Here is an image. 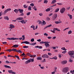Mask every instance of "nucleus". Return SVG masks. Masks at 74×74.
Instances as JSON below:
<instances>
[{
    "label": "nucleus",
    "instance_id": "20e7f679",
    "mask_svg": "<svg viewBox=\"0 0 74 74\" xmlns=\"http://www.w3.org/2000/svg\"><path fill=\"white\" fill-rule=\"evenodd\" d=\"M42 57L44 58H49V56L47 54H44L42 56Z\"/></svg>",
    "mask_w": 74,
    "mask_h": 74
},
{
    "label": "nucleus",
    "instance_id": "69168bd1",
    "mask_svg": "<svg viewBox=\"0 0 74 74\" xmlns=\"http://www.w3.org/2000/svg\"><path fill=\"white\" fill-rule=\"evenodd\" d=\"M40 68L41 69H44V67L40 66Z\"/></svg>",
    "mask_w": 74,
    "mask_h": 74
},
{
    "label": "nucleus",
    "instance_id": "338daca9",
    "mask_svg": "<svg viewBox=\"0 0 74 74\" xmlns=\"http://www.w3.org/2000/svg\"><path fill=\"white\" fill-rule=\"evenodd\" d=\"M47 38H48V39H51V38H52V37H48Z\"/></svg>",
    "mask_w": 74,
    "mask_h": 74
},
{
    "label": "nucleus",
    "instance_id": "13d9d810",
    "mask_svg": "<svg viewBox=\"0 0 74 74\" xmlns=\"http://www.w3.org/2000/svg\"><path fill=\"white\" fill-rule=\"evenodd\" d=\"M7 42H3L2 44H7Z\"/></svg>",
    "mask_w": 74,
    "mask_h": 74
},
{
    "label": "nucleus",
    "instance_id": "aec40b11",
    "mask_svg": "<svg viewBox=\"0 0 74 74\" xmlns=\"http://www.w3.org/2000/svg\"><path fill=\"white\" fill-rule=\"evenodd\" d=\"M16 52H19V53H22V52L20 49L17 50Z\"/></svg>",
    "mask_w": 74,
    "mask_h": 74
},
{
    "label": "nucleus",
    "instance_id": "864d4df0",
    "mask_svg": "<svg viewBox=\"0 0 74 74\" xmlns=\"http://www.w3.org/2000/svg\"><path fill=\"white\" fill-rule=\"evenodd\" d=\"M8 57H11V58H12V57H13V56H11L10 55H8Z\"/></svg>",
    "mask_w": 74,
    "mask_h": 74
},
{
    "label": "nucleus",
    "instance_id": "e433bc0d",
    "mask_svg": "<svg viewBox=\"0 0 74 74\" xmlns=\"http://www.w3.org/2000/svg\"><path fill=\"white\" fill-rule=\"evenodd\" d=\"M72 33V32H71V31H70L68 32V34H71Z\"/></svg>",
    "mask_w": 74,
    "mask_h": 74
},
{
    "label": "nucleus",
    "instance_id": "c03bdc74",
    "mask_svg": "<svg viewBox=\"0 0 74 74\" xmlns=\"http://www.w3.org/2000/svg\"><path fill=\"white\" fill-rule=\"evenodd\" d=\"M46 19H47V21H48L50 20V18H49V17H47Z\"/></svg>",
    "mask_w": 74,
    "mask_h": 74
},
{
    "label": "nucleus",
    "instance_id": "ddd939ff",
    "mask_svg": "<svg viewBox=\"0 0 74 74\" xmlns=\"http://www.w3.org/2000/svg\"><path fill=\"white\" fill-rule=\"evenodd\" d=\"M10 29H12V28H14V27H15V26H14V25L12 24H11L10 25Z\"/></svg>",
    "mask_w": 74,
    "mask_h": 74
},
{
    "label": "nucleus",
    "instance_id": "412c9836",
    "mask_svg": "<svg viewBox=\"0 0 74 74\" xmlns=\"http://www.w3.org/2000/svg\"><path fill=\"white\" fill-rule=\"evenodd\" d=\"M52 59H55V60H57V59H58V58L56 56H55L52 58Z\"/></svg>",
    "mask_w": 74,
    "mask_h": 74
},
{
    "label": "nucleus",
    "instance_id": "4c0bfd02",
    "mask_svg": "<svg viewBox=\"0 0 74 74\" xmlns=\"http://www.w3.org/2000/svg\"><path fill=\"white\" fill-rule=\"evenodd\" d=\"M69 62H71V63H72V62H73V61L71 60V59H69Z\"/></svg>",
    "mask_w": 74,
    "mask_h": 74
},
{
    "label": "nucleus",
    "instance_id": "58836bf2",
    "mask_svg": "<svg viewBox=\"0 0 74 74\" xmlns=\"http://www.w3.org/2000/svg\"><path fill=\"white\" fill-rule=\"evenodd\" d=\"M55 23H56V24H58L59 23H60V22L59 21H55Z\"/></svg>",
    "mask_w": 74,
    "mask_h": 74
},
{
    "label": "nucleus",
    "instance_id": "f257e3e1",
    "mask_svg": "<svg viewBox=\"0 0 74 74\" xmlns=\"http://www.w3.org/2000/svg\"><path fill=\"white\" fill-rule=\"evenodd\" d=\"M74 51H70L69 52H68V54L71 58H72L73 57V55H74Z\"/></svg>",
    "mask_w": 74,
    "mask_h": 74
},
{
    "label": "nucleus",
    "instance_id": "9b49d317",
    "mask_svg": "<svg viewBox=\"0 0 74 74\" xmlns=\"http://www.w3.org/2000/svg\"><path fill=\"white\" fill-rule=\"evenodd\" d=\"M7 40H14V38H7Z\"/></svg>",
    "mask_w": 74,
    "mask_h": 74
},
{
    "label": "nucleus",
    "instance_id": "f03ea898",
    "mask_svg": "<svg viewBox=\"0 0 74 74\" xmlns=\"http://www.w3.org/2000/svg\"><path fill=\"white\" fill-rule=\"evenodd\" d=\"M69 67H65L63 69V70H62V72H63V73H67L69 71Z\"/></svg>",
    "mask_w": 74,
    "mask_h": 74
},
{
    "label": "nucleus",
    "instance_id": "0eeeda50",
    "mask_svg": "<svg viewBox=\"0 0 74 74\" xmlns=\"http://www.w3.org/2000/svg\"><path fill=\"white\" fill-rule=\"evenodd\" d=\"M8 73H12V74H16V73L14 71H12L11 70H8Z\"/></svg>",
    "mask_w": 74,
    "mask_h": 74
},
{
    "label": "nucleus",
    "instance_id": "6e6d98bb",
    "mask_svg": "<svg viewBox=\"0 0 74 74\" xmlns=\"http://www.w3.org/2000/svg\"><path fill=\"white\" fill-rule=\"evenodd\" d=\"M66 52H67V51H63V52H62V53H64V54H65V53H66Z\"/></svg>",
    "mask_w": 74,
    "mask_h": 74
},
{
    "label": "nucleus",
    "instance_id": "603ef678",
    "mask_svg": "<svg viewBox=\"0 0 74 74\" xmlns=\"http://www.w3.org/2000/svg\"><path fill=\"white\" fill-rule=\"evenodd\" d=\"M57 29H58V28H54L53 29V30L54 31H55V30H57Z\"/></svg>",
    "mask_w": 74,
    "mask_h": 74
},
{
    "label": "nucleus",
    "instance_id": "bb28decb",
    "mask_svg": "<svg viewBox=\"0 0 74 74\" xmlns=\"http://www.w3.org/2000/svg\"><path fill=\"white\" fill-rule=\"evenodd\" d=\"M68 15L69 16L70 19H72V16L71 15H70V14H68Z\"/></svg>",
    "mask_w": 74,
    "mask_h": 74
},
{
    "label": "nucleus",
    "instance_id": "5701e85b",
    "mask_svg": "<svg viewBox=\"0 0 74 74\" xmlns=\"http://www.w3.org/2000/svg\"><path fill=\"white\" fill-rule=\"evenodd\" d=\"M46 12H48V11H50V9L49 8H47L45 10Z\"/></svg>",
    "mask_w": 74,
    "mask_h": 74
},
{
    "label": "nucleus",
    "instance_id": "c756f323",
    "mask_svg": "<svg viewBox=\"0 0 74 74\" xmlns=\"http://www.w3.org/2000/svg\"><path fill=\"white\" fill-rule=\"evenodd\" d=\"M23 7L24 8H27V7H28V6H27L26 5H24Z\"/></svg>",
    "mask_w": 74,
    "mask_h": 74
},
{
    "label": "nucleus",
    "instance_id": "1a4fd4ad",
    "mask_svg": "<svg viewBox=\"0 0 74 74\" xmlns=\"http://www.w3.org/2000/svg\"><path fill=\"white\" fill-rule=\"evenodd\" d=\"M11 8L5 10L4 11V13H7L8 11H11Z\"/></svg>",
    "mask_w": 74,
    "mask_h": 74
},
{
    "label": "nucleus",
    "instance_id": "0e129e2a",
    "mask_svg": "<svg viewBox=\"0 0 74 74\" xmlns=\"http://www.w3.org/2000/svg\"><path fill=\"white\" fill-rule=\"evenodd\" d=\"M46 61H45V59L44 58L43 59V60L42 61V62H45Z\"/></svg>",
    "mask_w": 74,
    "mask_h": 74
},
{
    "label": "nucleus",
    "instance_id": "6e6552de",
    "mask_svg": "<svg viewBox=\"0 0 74 74\" xmlns=\"http://www.w3.org/2000/svg\"><path fill=\"white\" fill-rule=\"evenodd\" d=\"M23 17L17 18L16 19L17 21H21V20H23Z\"/></svg>",
    "mask_w": 74,
    "mask_h": 74
},
{
    "label": "nucleus",
    "instance_id": "a211bd4d",
    "mask_svg": "<svg viewBox=\"0 0 74 74\" xmlns=\"http://www.w3.org/2000/svg\"><path fill=\"white\" fill-rule=\"evenodd\" d=\"M19 11L20 13H23V9H18V11Z\"/></svg>",
    "mask_w": 74,
    "mask_h": 74
},
{
    "label": "nucleus",
    "instance_id": "3c124183",
    "mask_svg": "<svg viewBox=\"0 0 74 74\" xmlns=\"http://www.w3.org/2000/svg\"><path fill=\"white\" fill-rule=\"evenodd\" d=\"M38 48H39V49H42V46H39V47H38Z\"/></svg>",
    "mask_w": 74,
    "mask_h": 74
},
{
    "label": "nucleus",
    "instance_id": "f3484780",
    "mask_svg": "<svg viewBox=\"0 0 74 74\" xmlns=\"http://www.w3.org/2000/svg\"><path fill=\"white\" fill-rule=\"evenodd\" d=\"M14 11L16 12V14H17V13L18 12V11H19V9H15Z\"/></svg>",
    "mask_w": 74,
    "mask_h": 74
},
{
    "label": "nucleus",
    "instance_id": "72a5a7b5",
    "mask_svg": "<svg viewBox=\"0 0 74 74\" xmlns=\"http://www.w3.org/2000/svg\"><path fill=\"white\" fill-rule=\"evenodd\" d=\"M15 56L16 58H17V59H18V60H20V59L19 58V56Z\"/></svg>",
    "mask_w": 74,
    "mask_h": 74
},
{
    "label": "nucleus",
    "instance_id": "b1692460",
    "mask_svg": "<svg viewBox=\"0 0 74 74\" xmlns=\"http://www.w3.org/2000/svg\"><path fill=\"white\" fill-rule=\"evenodd\" d=\"M48 1H47V0H44V3H45V4H47L48 3Z\"/></svg>",
    "mask_w": 74,
    "mask_h": 74
},
{
    "label": "nucleus",
    "instance_id": "a878e982",
    "mask_svg": "<svg viewBox=\"0 0 74 74\" xmlns=\"http://www.w3.org/2000/svg\"><path fill=\"white\" fill-rule=\"evenodd\" d=\"M56 2V0H54L52 1V3L53 4H54V3H55Z\"/></svg>",
    "mask_w": 74,
    "mask_h": 74
},
{
    "label": "nucleus",
    "instance_id": "37998d69",
    "mask_svg": "<svg viewBox=\"0 0 74 74\" xmlns=\"http://www.w3.org/2000/svg\"><path fill=\"white\" fill-rule=\"evenodd\" d=\"M34 41V38H32L31 40V41L32 42H33V41Z\"/></svg>",
    "mask_w": 74,
    "mask_h": 74
},
{
    "label": "nucleus",
    "instance_id": "49530a36",
    "mask_svg": "<svg viewBox=\"0 0 74 74\" xmlns=\"http://www.w3.org/2000/svg\"><path fill=\"white\" fill-rule=\"evenodd\" d=\"M30 5L33 7V6H34V4L33 3H32L30 4Z\"/></svg>",
    "mask_w": 74,
    "mask_h": 74
},
{
    "label": "nucleus",
    "instance_id": "ea45409f",
    "mask_svg": "<svg viewBox=\"0 0 74 74\" xmlns=\"http://www.w3.org/2000/svg\"><path fill=\"white\" fill-rule=\"evenodd\" d=\"M33 9L35 11H37V8H36V7L34 6V8H33Z\"/></svg>",
    "mask_w": 74,
    "mask_h": 74
},
{
    "label": "nucleus",
    "instance_id": "052dcab7",
    "mask_svg": "<svg viewBox=\"0 0 74 74\" xmlns=\"http://www.w3.org/2000/svg\"><path fill=\"white\" fill-rule=\"evenodd\" d=\"M57 4L58 5H62V3H58Z\"/></svg>",
    "mask_w": 74,
    "mask_h": 74
},
{
    "label": "nucleus",
    "instance_id": "4d7b16f0",
    "mask_svg": "<svg viewBox=\"0 0 74 74\" xmlns=\"http://www.w3.org/2000/svg\"><path fill=\"white\" fill-rule=\"evenodd\" d=\"M39 47V46H35V48H38Z\"/></svg>",
    "mask_w": 74,
    "mask_h": 74
},
{
    "label": "nucleus",
    "instance_id": "473e14b6",
    "mask_svg": "<svg viewBox=\"0 0 74 74\" xmlns=\"http://www.w3.org/2000/svg\"><path fill=\"white\" fill-rule=\"evenodd\" d=\"M28 10L29 11H31V10H32V9H31V6H29L28 7Z\"/></svg>",
    "mask_w": 74,
    "mask_h": 74
},
{
    "label": "nucleus",
    "instance_id": "c9c22d12",
    "mask_svg": "<svg viewBox=\"0 0 74 74\" xmlns=\"http://www.w3.org/2000/svg\"><path fill=\"white\" fill-rule=\"evenodd\" d=\"M24 48H29V46H24L23 47Z\"/></svg>",
    "mask_w": 74,
    "mask_h": 74
},
{
    "label": "nucleus",
    "instance_id": "a19ab883",
    "mask_svg": "<svg viewBox=\"0 0 74 74\" xmlns=\"http://www.w3.org/2000/svg\"><path fill=\"white\" fill-rule=\"evenodd\" d=\"M61 49H62V50H65V51H66V49L64 47L62 48Z\"/></svg>",
    "mask_w": 74,
    "mask_h": 74
},
{
    "label": "nucleus",
    "instance_id": "4468645a",
    "mask_svg": "<svg viewBox=\"0 0 74 74\" xmlns=\"http://www.w3.org/2000/svg\"><path fill=\"white\" fill-rule=\"evenodd\" d=\"M18 47H19V45H15L13 46L12 47H13V48H17Z\"/></svg>",
    "mask_w": 74,
    "mask_h": 74
},
{
    "label": "nucleus",
    "instance_id": "2f4dec72",
    "mask_svg": "<svg viewBox=\"0 0 74 74\" xmlns=\"http://www.w3.org/2000/svg\"><path fill=\"white\" fill-rule=\"evenodd\" d=\"M37 60H42V58L41 57H38L37 58Z\"/></svg>",
    "mask_w": 74,
    "mask_h": 74
},
{
    "label": "nucleus",
    "instance_id": "de8ad7c7",
    "mask_svg": "<svg viewBox=\"0 0 74 74\" xmlns=\"http://www.w3.org/2000/svg\"><path fill=\"white\" fill-rule=\"evenodd\" d=\"M13 51H14V52H16V51H17V50H16V49H13Z\"/></svg>",
    "mask_w": 74,
    "mask_h": 74
},
{
    "label": "nucleus",
    "instance_id": "e2e57ef3",
    "mask_svg": "<svg viewBox=\"0 0 74 74\" xmlns=\"http://www.w3.org/2000/svg\"><path fill=\"white\" fill-rule=\"evenodd\" d=\"M36 42L32 43V45H36Z\"/></svg>",
    "mask_w": 74,
    "mask_h": 74
},
{
    "label": "nucleus",
    "instance_id": "7c9ffc66",
    "mask_svg": "<svg viewBox=\"0 0 74 74\" xmlns=\"http://www.w3.org/2000/svg\"><path fill=\"white\" fill-rule=\"evenodd\" d=\"M31 28H33V30H35V29H34V28H35V27L34 25H32L31 27Z\"/></svg>",
    "mask_w": 74,
    "mask_h": 74
},
{
    "label": "nucleus",
    "instance_id": "bf43d9fd",
    "mask_svg": "<svg viewBox=\"0 0 74 74\" xmlns=\"http://www.w3.org/2000/svg\"><path fill=\"white\" fill-rule=\"evenodd\" d=\"M37 41H38V42H40V41H41V40L40 39H39L38 40H37Z\"/></svg>",
    "mask_w": 74,
    "mask_h": 74
},
{
    "label": "nucleus",
    "instance_id": "7ed1b4c3",
    "mask_svg": "<svg viewBox=\"0 0 74 74\" xmlns=\"http://www.w3.org/2000/svg\"><path fill=\"white\" fill-rule=\"evenodd\" d=\"M66 10V9L65 8H62V9L60 10V12L61 13V14H63L65 10Z\"/></svg>",
    "mask_w": 74,
    "mask_h": 74
},
{
    "label": "nucleus",
    "instance_id": "dca6fc26",
    "mask_svg": "<svg viewBox=\"0 0 74 74\" xmlns=\"http://www.w3.org/2000/svg\"><path fill=\"white\" fill-rule=\"evenodd\" d=\"M4 67H5L6 68H9V69H11V68L10 66L5 65H4Z\"/></svg>",
    "mask_w": 74,
    "mask_h": 74
},
{
    "label": "nucleus",
    "instance_id": "79ce46f5",
    "mask_svg": "<svg viewBox=\"0 0 74 74\" xmlns=\"http://www.w3.org/2000/svg\"><path fill=\"white\" fill-rule=\"evenodd\" d=\"M59 9L58 8L56 9V12H58V11H59Z\"/></svg>",
    "mask_w": 74,
    "mask_h": 74
},
{
    "label": "nucleus",
    "instance_id": "c85d7f7f",
    "mask_svg": "<svg viewBox=\"0 0 74 74\" xmlns=\"http://www.w3.org/2000/svg\"><path fill=\"white\" fill-rule=\"evenodd\" d=\"M45 42H44L43 41H40V44H45Z\"/></svg>",
    "mask_w": 74,
    "mask_h": 74
},
{
    "label": "nucleus",
    "instance_id": "423d86ee",
    "mask_svg": "<svg viewBox=\"0 0 74 74\" xmlns=\"http://www.w3.org/2000/svg\"><path fill=\"white\" fill-rule=\"evenodd\" d=\"M67 63V61L66 60L62 61L61 62V63L62 64H66Z\"/></svg>",
    "mask_w": 74,
    "mask_h": 74
},
{
    "label": "nucleus",
    "instance_id": "4be33fe9",
    "mask_svg": "<svg viewBox=\"0 0 74 74\" xmlns=\"http://www.w3.org/2000/svg\"><path fill=\"white\" fill-rule=\"evenodd\" d=\"M5 63H7V64H8V63H11L12 62H9V61H6V62H5Z\"/></svg>",
    "mask_w": 74,
    "mask_h": 74
},
{
    "label": "nucleus",
    "instance_id": "39448f33",
    "mask_svg": "<svg viewBox=\"0 0 74 74\" xmlns=\"http://www.w3.org/2000/svg\"><path fill=\"white\" fill-rule=\"evenodd\" d=\"M57 16H58V14H54V16L53 18V20H55V19H56V18H57Z\"/></svg>",
    "mask_w": 74,
    "mask_h": 74
},
{
    "label": "nucleus",
    "instance_id": "774afa93",
    "mask_svg": "<svg viewBox=\"0 0 74 74\" xmlns=\"http://www.w3.org/2000/svg\"><path fill=\"white\" fill-rule=\"evenodd\" d=\"M36 56V55H32V57L33 58H35Z\"/></svg>",
    "mask_w": 74,
    "mask_h": 74
},
{
    "label": "nucleus",
    "instance_id": "6ab92c4d",
    "mask_svg": "<svg viewBox=\"0 0 74 74\" xmlns=\"http://www.w3.org/2000/svg\"><path fill=\"white\" fill-rule=\"evenodd\" d=\"M51 26H52V25L50 24L49 25L45 27V29H47V28H48V27H51Z\"/></svg>",
    "mask_w": 74,
    "mask_h": 74
},
{
    "label": "nucleus",
    "instance_id": "9d476101",
    "mask_svg": "<svg viewBox=\"0 0 74 74\" xmlns=\"http://www.w3.org/2000/svg\"><path fill=\"white\" fill-rule=\"evenodd\" d=\"M45 45L46 46V48H48V47H49V44L45 42Z\"/></svg>",
    "mask_w": 74,
    "mask_h": 74
},
{
    "label": "nucleus",
    "instance_id": "680f3d73",
    "mask_svg": "<svg viewBox=\"0 0 74 74\" xmlns=\"http://www.w3.org/2000/svg\"><path fill=\"white\" fill-rule=\"evenodd\" d=\"M27 56H30V54L29 53H27Z\"/></svg>",
    "mask_w": 74,
    "mask_h": 74
},
{
    "label": "nucleus",
    "instance_id": "a18cd8bd",
    "mask_svg": "<svg viewBox=\"0 0 74 74\" xmlns=\"http://www.w3.org/2000/svg\"><path fill=\"white\" fill-rule=\"evenodd\" d=\"M39 25H41V24H42V22L41 21H39Z\"/></svg>",
    "mask_w": 74,
    "mask_h": 74
},
{
    "label": "nucleus",
    "instance_id": "2eb2a0df",
    "mask_svg": "<svg viewBox=\"0 0 74 74\" xmlns=\"http://www.w3.org/2000/svg\"><path fill=\"white\" fill-rule=\"evenodd\" d=\"M31 61L30 60H28L25 62V64H28V63H30Z\"/></svg>",
    "mask_w": 74,
    "mask_h": 74
},
{
    "label": "nucleus",
    "instance_id": "f704fd0d",
    "mask_svg": "<svg viewBox=\"0 0 74 74\" xmlns=\"http://www.w3.org/2000/svg\"><path fill=\"white\" fill-rule=\"evenodd\" d=\"M30 60L31 62H34V59H30L29 60Z\"/></svg>",
    "mask_w": 74,
    "mask_h": 74
},
{
    "label": "nucleus",
    "instance_id": "393cba45",
    "mask_svg": "<svg viewBox=\"0 0 74 74\" xmlns=\"http://www.w3.org/2000/svg\"><path fill=\"white\" fill-rule=\"evenodd\" d=\"M25 44H30V42H27V41H25Z\"/></svg>",
    "mask_w": 74,
    "mask_h": 74
},
{
    "label": "nucleus",
    "instance_id": "09e8293b",
    "mask_svg": "<svg viewBox=\"0 0 74 74\" xmlns=\"http://www.w3.org/2000/svg\"><path fill=\"white\" fill-rule=\"evenodd\" d=\"M30 14V12H28L27 14V15H29Z\"/></svg>",
    "mask_w": 74,
    "mask_h": 74
},
{
    "label": "nucleus",
    "instance_id": "8fccbe9b",
    "mask_svg": "<svg viewBox=\"0 0 74 74\" xmlns=\"http://www.w3.org/2000/svg\"><path fill=\"white\" fill-rule=\"evenodd\" d=\"M48 54L49 55V56H51V55H52V54H51V53H48Z\"/></svg>",
    "mask_w": 74,
    "mask_h": 74
},
{
    "label": "nucleus",
    "instance_id": "f8f14e48",
    "mask_svg": "<svg viewBox=\"0 0 74 74\" xmlns=\"http://www.w3.org/2000/svg\"><path fill=\"white\" fill-rule=\"evenodd\" d=\"M18 22H21L22 23H24V24L26 23V22L25 21V20H23L21 21H18Z\"/></svg>",
    "mask_w": 74,
    "mask_h": 74
},
{
    "label": "nucleus",
    "instance_id": "cd10ccee",
    "mask_svg": "<svg viewBox=\"0 0 74 74\" xmlns=\"http://www.w3.org/2000/svg\"><path fill=\"white\" fill-rule=\"evenodd\" d=\"M4 19H7V20H9V18H8V16H7L5 17H4Z\"/></svg>",
    "mask_w": 74,
    "mask_h": 74
},
{
    "label": "nucleus",
    "instance_id": "5fc2aeb1",
    "mask_svg": "<svg viewBox=\"0 0 74 74\" xmlns=\"http://www.w3.org/2000/svg\"><path fill=\"white\" fill-rule=\"evenodd\" d=\"M45 23V21H43V22L42 23H43V24H44V25H45V24H46V23Z\"/></svg>",
    "mask_w": 74,
    "mask_h": 74
}]
</instances>
